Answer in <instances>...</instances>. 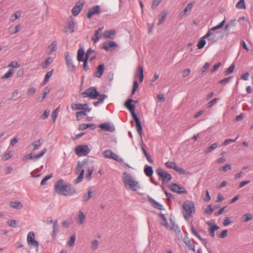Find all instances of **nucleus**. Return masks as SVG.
Instances as JSON below:
<instances>
[{
  "instance_id": "nucleus-1",
  "label": "nucleus",
  "mask_w": 253,
  "mask_h": 253,
  "mask_svg": "<svg viewBox=\"0 0 253 253\" xmlns=\"http://www.w3.org/2000/svg\"><path fill=\"white\" fill-rule=\"evenodd\" d=\"M133 101L132 99H128L125 103V106L131 113L133 119L136 122V129L137 130L139 135L141 137L142 135V127L140 119L137 117L135 112V105H132L131 102Z\"/></svg>"
},
{
  "instance_id": "nucleus-2",
  "label": "nucleus",
  "mask_w": 253,
  "mask_h": 253,
  "mask_svg": "<svg viewBox=\"0 0 253 253\" xmlns=\"http://www.w3.org/2000/svg\"><path fill=\"white\" fill-rule=\"evenodd\" d=\"M123 181L127 189L136 191L140 188L139 183L134 179L131 174L126 172L123 174Z\"/></svg>"
},
{
  "instance_id": "nucleus-3",
  "label": "nucleus",
  "mask_w": 253,
  "mask_h": 253,
  "mask_svg": "<svg viewBox=\"0 0 253 253\" xmlns=\"http://www.w3.org/2000/svg\"><path fill=\"white\" fill-rule=\"evenodd\" d=\"M55 192L60 195L68 196L71 194V185L64 184V180L60 179L54 185Z\"/></svg>"
},
{
  "instance_id": "nucleus-4",
  "label": "nucleus",
  "mask_w": 253,
  "mask_h": 253,
  "mask_svg": "<svg viewBox=\"0 0 253 253\" xmlns=\"http://www.w3.org/2000/svg\"><path fill=\"white\" fill-rule=\"evenodd\" d=\"M182 208L184 210L183 216L186 220L190 218L192 213L195 212V207L194 203L191 201H185L182 205Z\"/></svg>"
},
{
  "instance_id": "nucleus-5",
  "label": "nucleus",
  "mask_w": 253,
  "mask_h": 253,
  "mask_svg": "<svg viewBox=\"0 0 253 253\" xmlns=\"http://www.w3.org/2000/svg\"><path fill=\"white\" fill-rule=\"evenodd\" d=\"M83 97H89L91 99H96L99 93L94 87H90L86 89L82 93Z\"/></svg>"
},
{
  "instance_id": "nucleus-6",
  "label": "nucleus",
  "mask_w": 253,
  "mask_h": 253,
  "mask_svg": "<svg viewBox=\"0 0 253 253\" xmlns=\"http://www.w3.org/2000/svg\"><path fill=\"white\" fill-rule=\"evenodd\" d=\"M27 243L30 248H33L38 252L39 250V242L35 240V235L34 232L30 231L27 235Z\"/></svg>"
},
{
  "instance_id": "nucleus-7",
  "label": "nucleus",
  "mask_w": 253,
  "mask_h": 253,
  "mask_svg": "<svg viewBox=\"0 0 253 253\" xmlns=\"http://www.w3.org/2000/svg\"><path fill=\"white\" fill-rule=\"evenodd\" d=\"M90 150L88 146L85 145H80L77 146L75 149L76 154L80 157L86 156L90 152Z\"/></svg>"
},
{
  "instance_id": "nucleus-8",
  "label": "nucleus",
  "mask_w": 253,
  "mask_h": 253,
  "mask_svg": "<svg viewBox=\"0 0 253 253\" xmlns=\"http://www.w3.org/2000/svg\"><path fill=\"white\" fill-rule=\"evenodd\" d=\"M156 172L159 177L162 179L163 182H168L171 179V175L165 171L161 168H158Z\"/></svg>"
},
{
  "instance_id": "nucleus-9",
  "label": "nucleus",
  "mask_w": 253,
  "mask_h": 253,
  "mask_svg": "<svg viewBox=\"0 0 253 253\" xmlns=\"http://www.w3.org/2000/svg\"><path fill=\"white\" fill-rule=\"evenodd\" d=\"M103 155L105 158L112 159L118 162L123 163L124 161L122 158L119 157L110 150H105L103 153Z\"/></svg>"
},
{
  "instance_id": "nucleus-10",
  "label": "nucleus",
  "mask_w": 253,
  "mask_h": 253,
  "mask_svg": "<svg viewBox=\"0 0 253 253\" xmlns=\"http://www.w3.org/2000/svg\"><path fill=\"white\" fill-rule=\"evenodd\" d=\"M77 24V22L75 19L71 18L68 21L67 26L65 29V33H72L75 31V27Z\"/></svg>"
},
{
  "instance_id": "nucleus-11",
  "label": "nucleus",
  "mask_w": 253,
  "mask_h": 253,
  "mask_svg": "<svg viewBox=\"0 0 253 253\" xmlns=\"http://www.w3.org/2000/svg\"><path fill=\"white\" fill-rule=\"evenodd\" d=\"M171 190L172 191L178 194H186L187 193V192L184 187H180L179 185L175 183H173L172 185Z\"/></svg>"
},
{
  "instance_id": "nucleus-12",
  "label": "nucleus",
  "mask_w": 253,
  "mask_h": 253,
  "mask_svg": "<svg viewBox=\"0 0 253 253\" xmlns=\"http://www.w3.org/2000/svg\"><path fill=\"white\" fill-rule=\"evenodd\" d=\"M99 127L103 130L109 132H113L115 130V127L113 125L109 123H105L99 125Z\"/></svg>"
},
{
  "instance_id": "nucleus-13",
  "label": "nucleus",
  "mask_w": 253,
  "mask_h": 253,
  "mask_svg": "<svg viewBox=\"0 0 253 253\" xmlns=\"http://www.w3.org/2000/svg\"><path fill=\"white\" fill-rule=\"evenodd\" d=\"M100 13V6L99 5L94 6L88 10L87 14V17L90 19L93 15L99 14Z\"/></svg>"
},
{
  "instance_id": "nucleus-14",
  "label": "nucleus",
  "mask_w": 253,
  "mask_h": 253,
  "mask_svg": "<svg viewBox=\"0 0 253 253\" xmlns=\"http://www.w3.org/2000/svg\"><path fill=\"white\" fill-rule=\"evenodd\" d=\"M65 58L68 70L71 72H74L75 70V66L73 63L72 58L68 54H66Z\"/></svg>"
},
{
  "instance_id": "nucleus-15",
  "label": "nucleus",
  "mask_w": 253,
  "mask_h": 253,
  "mask_svg": "<svg viewBox=\"0 0 253 253\" xmlns=\"http://www.w3.org/2000/svg\"><path fill=\"white\" fill-rule=\"evenodd\" d=\"M210 36H211V33H210V31H208L207 34L200 39L197 44V46L199 49H201L204 47L206 43L205 39L206 38H208V37H209Z\"/></svg>"
},
{
  "instance_id": "nucleus-16",
  "label": "nucleus",
  "mask_w": 253,
  "mask_h": 253,
  "mask_svg": "<svg viewBox=\"0 0 253 253\" xmlns=\"http://www.w3.org/2000/svg\"><path fill=\"white\" fill-rule=\"evenodd\" d=\"M83 6V3L80 2L76 3V5L73 7L72 10L73 14L75 16H77L82 9Z\"/></svg>"
},
{
  "instance_id": "nucleus-17",
  "label": "nucleus",
  "mask_w": 253,
  "mask_h": 253,
  "mask_svg": "<svg viewBox=\"0 0 253 253\" xmlns=\"http://www.w3.org/2000/svg\"><path fill=\"white\" fill-rule=\"evenodd\" d=\"M94 52V50L91 49V48H89L86 51V54H85V58L84 59V60L83 61H84V65H83V67H84V69L85 71H87L88 69V64H87V61L89 58V55H90V52Z\"/></svg>"
},
{
  "instance_id": "nucleus-18",
  "label": "nucleus",
  "mask_w": 253,
  "mask_h": 253,
  "mask_svg": "<svg viewBox=\"0 0 253 253\" xmlns=\"http://www.w3.org/2000/svg\"><path fill=\"white\" fill-rule=\"evenodd\" d=\"M117 46L118 45L115 42L110 41L104 42L103 44L102 48L107 51L111 48L117 47Z\"/></svg>"
},
{
  "instance_id": "nucleus-19",
  "label": "nucleus",
  "mask_w": 253,
  "mask_h": 253,
  "mask_svg": "<svg viewBox=\"0 0 253 253\" xmlns=\"http://www.w3.org/2000/svg\"><path fill=\"white\" fill-rule=\"evenodd\" d=\"M52 227L53 230L51 236L52 238L56 239L57 235L59 232L58 220H55L54 221Z\"/></svg>"
},
{
  "instance_id": "nucleus-20",
  "label": "nucleus",
  "mask_w": 253,
  "mask_h": 253,
  "mask_svg": "<svg viewBox=\"0 0 253 253\" xmlns=\"http://www.w3.org/2000/svg\"><path fill=\"white\" fill-rule=\"evenodd\" d=\"M103 30V27H102L95 31L94 36L92 38V40L94 42H97L99 41V39L101 37V34L102 33Z\"/></svg>"
},
{
  "instance_id": "nucleus-21",
  "label": "nucleus",
  "mask_w": 253,
  "mask_h": 253,
  "mask_svg": "<svg viewBox=\"0 0 253 253\" xmlns=\"http://www.w3.org/2000/svg\"><path fill=\"white\" fill-rule=\"evenodd\" d=\"M135 78H139V80L140 83L143 82L144 79V74H143V68L142 66H139L138 67V69L137 72L135 75Z\"/></svg>"
},
{
  "instance_id": "nucleus-22",
  "label": "nucleus",
  "mask_w": 253,
  "mask_h": 253,
  "mask_svg": "<svg viewBox=\"0 0 253 253\" xmlns=\"http://www.w3.org/2000/svg\"><path fill=\"white\" fill-rule=\"evenodd\" d=\"M93 187H90L87 193L86 194H84L83 197L82 201L84 202H85L89 200L90 198L92 197V194L93 193Z\"/></svg>"
},
{
  "instance_id": "nucleus-23",
  "label": "nucleus",
  "mask_w": 253,
  "mask_h": 253,
  "mask_svg": "<svg viewBox=\"0 0 253 253\" xmlns=\"http://www.w3.org/2000/svg\"><path fill=\"white\" fill-rule=\"evenodd\" d=\"M183 242L188 246L189 249L195 252V245L188 237H184Z\"/></svg>"
},
{
  "instance_id": "nucleus-24",
  "label": "nucleus",
  "mask_w": 253,
  "mask_h": 253,
  "mask_svg": "<svg viewBox=\"0 0 253 253\" xmlns=\"http://www.w3.org/2000/svg\"><path fill=\"white\" fill-rule=\"evenodd\" d=\"M104 70L103 64H100L96 68L94 73V76L97 78H100L102 75Z\"/></svg>"
},
{
  "instance_id": "nucleus-25",
  "label": "nucleus",
  "mask_w": 253,
  "mask_h": 253,
  "mask_svg": "<svg viewBox=\"0 0 253 253\" xmlns=\"http://www.w3.org/2000/svg\"><path fill=\"white\" fill-rule=\"evenodd\" d=\"M89 127H90L91 129L93 130L96 128V126L94 124H82L79 125V129L84 130Z\"/></svg>"
},
{
  "instance_id": "nucleus-26",
  "label": "nucleus",
  "mask_w": 253,
  "mask_h": 253,
  "mask_svg": "<svg viewBox=\"0 0 253 253\" xmlns=\"http://www.w3.org/2000/svg\"><path fill=\"white\" fill-rule=\"evenodd\" d=\"M87 106V104L72 103L71 104L72 109L75 110H81L84 109V108Z\"/></svg>"
},
{
  "instance_id": "nucleus-27",
  "label": "nucleus",
  "mask_w": 253,
  "mask_h": 253,
  "mask_svg": "<svg viewBox=\"0 0 253 253\" xmlns=\"http://www.w3.org/2000/svg\"><path fill=\"white\" fill-rule=\"evenodd\" d=\"M116 34V31L114 30H111L105 31L102 36L104 39H111Z\"/></svg>"
},
{
  "instance_id": "nucleus-28",
  "label": "nucleus",
  "mask_w": 253,
  "mask_h": 253,
  "mask_svg": "<svg viewBox=\"0 0 253 253\" xmlns=\"http://www.w3.org/2000/svg\"><path fill=\"white\" fill-rule=\"evenodd\" d=\"M9 205L11 208L16 209L17 210H21L23 207L22 204L21 202L17 201H11Z\"/></svg>"
},
{
  "instance_id": "nucleus-29",
  "label": "nucleus",
  "mask_w": 253,
  "mask_h": 253,
  "mask_svg": "<svg viewBox=\"0 0 253 253\" xmlns=\"http://www.w3.org/2000/svg\"><path fill=\"white\" fill-rule=\"evenodd\" d=\"M85 219V216L84 215V213L82 211H79V213L77 218L78 223L80 225L83 224L84 223Z\"/></svg>"
},
{
  "instance_id": "nucleus-30",
  "label": "nucleus",
  "mask_w": 253,
  "mask_h": 253,
  "mask_svg": "<svg viewBox=\"0 0 253 253\" xmlns=\"http://www.w3.org/2000/svg\"><path fill=\"white\" fill-rule=\"evenodd\" d=\"M208 224L210 227V235L212 237H214L215 236V231L218 230L219 227L217 225L212 224L210 222H209Z\"/></svg>"
},
{
  "instance_id": "nucleus-31",
  "label": "nucleus",
  "mask_w": 253,
  "mask_h": 253,
  "mask_svg": "<svg viewBox=\"0 0 253 253\" xmlns=\"http://www.w3.org/2000/svg\"><path fill=\"white\" fill-rule=\"evenodd\" d=\"M83 111H79L76 113V117L78 120H80L79 117L81 115L86 116L87 113L90 112L91 111V108H87L85 107L84 109L82 110Z\"/></svg>"
},
{
  "instance_id": "nucleus-32",
  "label": "nucleus",
  "mask_w": 253,
  "mask_h": 253,
  "mask_svg": "<svg viewBox=\"0 0 253 253\" xmlns=\"http://www.w3.org/2000/svg\"><path fill=\"white\" fill-rule=\"evenodd\" d=\"M144 171L146 175L148 177L151 176L153 174V169L151 166L145 165Z\"/></svg>"
},
{
  "instance_id": "nucleus-33",
  "label": "nucleus",
  "mask_w": 253,
  "mask_h": 253,
  "mask_svg": "<svg viewBox=\"0 0 253 253\" xmlns=\"http://www.w3.org/2000/svg\"><path fill=\"white\" fill-rule=\"evenodd\" d=\"M170 220L171 226L169 229L174 231L176 233H179L180 232V230L178 225H176L175 222L171 219H170Z\"/></svg>"
},
{
  "instance_id": "nucleus-34",
  "label": "nucleus",
  "mask_w": 253,
  "mask_h": 253,
  "mask_svg": "<svg viewBox=\"0 0 253 253\" xmlns=\"http://www.w3.org/2000/svg\"><path fill=\"white\" fill-rule=\"evenodd\" d=\"M219 146L218 142H215L211 145L210 147H208L205 151V153L208 154L213 151L214 149L217 148Z\"/></svg>"
},
{
  "instance_id": "nucleus-35",
  "label": "nucleus",
  "mask_w": 253,
  "mask_h": 253,
  "mask_svg": "<svg viewBox=\"0 0 253 253\" xmlns=\"http://www.w3.org/2000/svg\"><path fill=\"white\" fill-rule=\"evenodd\" d=\"M98 96V100L93 102V105L95 106H97L99 104L102 103L104 99L107 97V96L105 94H100Z\"/></svg>"
},
{
  "instance_id": "nucleus-36",
  "label": "nucleus",
  "mask_w": 253,
  "mask_h": 253,
  "mask_svg": "<svg viewBox=\"0 0 253 253\" xmlns=\"http://www.w3.org/2000/svg\"><path fill=\"white\" fill-rule=\"evenodd\" d=\"M53 62V58L51 57H48L45 62L42 63L41 66L43 69H46L52 62Z\"/></svg>"
},
{
  "instance_id": "nucleus-37",
  "label": "nucleus",
  "mask_w": 253,
  "mask_h": 253,
  "mask_svg": "<svg viewBox=\"0 0 253 253\" xmlns=\"http://www.w3.org/2000/svg\"><path fill=\"white\" fill-rule=\"evenodd\" d=\"M84 52L83 48H80L78 51L77 60L79 62L83 61L84 59Z\"/></svg>"
},
{
  "instance_id": "nucleus-38",
  "label": "nucleus",
  "mask_w": 253,
  "mask_h": 253,
  "mask_svg": "<svg viewBox=\"0 0 253 253\" xmlns=\"http://www.w3.org/2000/svg\"><path fill=\"white\" fill-rule=\"evenodd\" d=\"M84 176V169H83L80 171V173L78 177L74 180V183L77 184L82 181Z\"/></svg>"
},
{
  "instance_id": "nucleus-39",
  "label": "nucleus",
  "mask_w": 253,
  "mask_h": 253,
  "mask_svg": "<svg viewBox=\"0 0 253 253\" xmlns=\"http://www.w3.org/2000/svg\"><path fill=\"white\" fill-rule=\"evenodd\" d=\"M192 7V3L188 4L184 8V10L180 13V15L181 16H183V15H185L187 12H189L191 10Z\"/></svg>"
},
{
  "instance_id": "nucleus-40",
  "label": "nucleus",
  "mask_w": 253,
  "mask_h": 253,
  "mask_svg": "<svg viewBox=\"0 0 253 253\" xmlns=\"http://www.w3.org/2000/svg\"><path fill=\"white\" fill-rule=\"evenodd\" d=\"M46 151V148H44L42 150V151L40 153L36 155H33L32 160H34V161H37L39 159L41 158L45 153Z\"/></svg>"
},
{
  "instance_id": "nucleus-41",
  "label": "nucleus",
  "mask_w": 253,
  "mask_h": 253,
  "mask_svg": "<svg viewBox=\"0 0 253 253\" xmlns=\"http://www.w3.org/2000/svg\"><path fill=\"white\" fill-rule=\"evenodd\" d=\"M42 143V140L41 139L34 141L32 143V145L34 146V150H35L38 149L40 147Z\"/></svg>"
},
{
  "instance_id": "nucleus-42",
  "label": "nucleus",
  "mask_w": 253,
  "mask_h": 253,
  "mask_svg": "<svg viewBox=\"0 0 253 253\" xmlns=\"http://www.w3.org/2000/svg\"><path fill=\"white\" fill-rule=\"evenodd\" d=\"M225 22V20H223L219 24L217 25L216 26L213 27L210 29L208 31H210V33H211V31H214L216 30H218L222 28L224 25Z\"/></svg>"
},
{
  "instance_id": "nucleus-43",
  "label": "nucleus",
  "mask_w": 253,
  "mask_h": 253,
  "mask_svg": "<svg viewBox=\"0 0 253 253\" xmlns=\"http://www.w3.org/2000/svg\"><path fill=\"white\" fill-rule=\"evenodd\" d=\"M150 201L151 202L154 208L159 210L163 209V206L155 200H153V199H151Z\"/></svg>"
},
{
  "instance_id": "nucleus-44",
  "label": "nucleus",
  "mask_w": 253,
  "mask_h": 253,
  "mask_svg": "<svg viewBox=\"0 0 253 253\" xmlns=\"http://www.w3.org/2000/svg\"><path fill=\"white\" fill-rule=\"evenodd\" d=\"M141 150H142L143 153L144 155H145V156L146 157L147 160L150 163H153V161L152 159L151 158V156L147 153V151H146V150L145 149V148H144L143 145L141 146Z\"/></svg>"
},
{
  "instance_id": "nucleus-45",
  "label": "nucleus",
  "mask_w": 253,
  "mask_h": 253,
  "mask_svg": "<svg viewBox=\"0 0 253 253\" xmlns=\"http://www.w3.org/2000/svg\"><path fill=\"white\" fill-rule=\"evenodd\" d=\"M53 70H52L49 72H48L45 75L43 83L44 84L47 83L49 80L51 76L52 75Z\"/></svg>"
},
{
  "instance_id": "nucleus-46",
  "label": "nucleus",
  "mask_w": 253,
  "mask_h": 253,
  "mask_svg": "<svg viewBox=\"0 0 253 253\" xmlns=\"http://www.w3.org/2000/svg\"><path fill=\"white\" fill-rule=\"evenodd\" d=\"M58 112H59V107L55 109L52 112L51 117V118L53 120V121L54 123L55 122V121H56V120L58 116Z\"/></svg>"
},
{
  "instance_id": "nucleus-47",
  "label": "nucleus",
  "mask_w": 253,
  "mask_h": 253,
  "mask_svg": "<svg viewBox=\"0 0 253 253\" xmlns=\"http://www.w3.org/2000/svg\"><path fill=\"white\" fill-rule=\"evenodd\" d=\"M236 6L239 9H245L246 5L245 0H240L236 4Z\"/></svg>"
},
{
  "instance_id": "nucleus-48",
  "label": "nucleus",
  "mask_w": 253,
  "mask_h": 253,
  "mask_svg": "<svg viewBox=\"0 0 253 253\" xmlns=\"http://www.w3.org/2000/svg\"><path fill=\"white\" fill-rule=\"evenodd\" d=\"M253 218V215L251 213H247L244 214L242 217V219L244 222H248V221L252 219Z\"/></svg>"
},
{
  "instance_id": "nucleus-49",
  "label": "nucleus",
  "mask_w": 253,
  "mask_h": 253,
  "mask_svg": "<svg viewBox=\"0 0 253 253\" xmlns=\"http://www.w3.org/2000/svg\"><path fill=\"white\" fill-rule=\"evenodd\" d=\"M166 16H167L166 12H163L161 13V15H160L159 19V22L158 23V24L159 25H161L164 22V21L166 18Z\"/></svg>"
},
{
  "instance_id": "nucleus-50",
  "label": "nucleus",
  "mask_w": 253,
  "mask_h": 253,
  "mask_svg": "<svg viewBox=\"0 0 253 253\" xmlns=\"http://www.w3.org/2000/svg\"><path fill=\"white\" fill-rule=\"evenodd\" d=\"M235 69V65L234 64H232L230 65V66L225 71L224 75L225 76H227L229 74L232 73Z\"/></svg>"
},
{
  "instance_id": "nucleus-51",
  "label": "nucleus",
  "mask_w": 253,
  "mask_h": 253,
  "mask_svg": "<svg viewBox=\"0 0 253 253\" xmlns=\"http://www.w3.org/2000/svg\"><path fill=\"white\" fill-rule=\"evenodd\" d=\"M85 164H86V162H85V161H83L82 162H78L77 166V168H76V170L77 171L80 170L81 171L82 170L84 169L83 167H84V166Z\"/></svg>"
},
{
  "instance_id": "nucleus-52",
  "label": "nucleus",
  "mask_w": 253,
  "mask_h": 253,
  "mask_svg": "<svg viewBox=\"0 0 253 253\" xmlns=\"http://www.w3.org/2000/svg\"><path fill=\"white\" fill-rule=\"evenodd\" d=\"M14 73L13 69H9L2 77V79H7L12 76Z\"/></svg>"
},
{
  "instance_id": "nucleus-53",
  "label": "nucleus",
  "mask_w": 253,
  "mask_h": 253,
  "mask_svg": "<svg viewBox=\"0 0 253 253\" xmlns=\"http://www.w3.org/2000/svg\"><path fill=\"white\" fill-rule=\"evenodd\" d=\"M238 136H237L236 138L235 139H227L226 140H225L224 141V142H223V144L222 145H224V146H226V145H227L231 143H233V142H235L238 138Z\"/></svg>"
},
{
  "instance_id": "nucleus-54",
  "label": "nucleus",
  "mask_w": 253,
  "mask_h": 253,
  "mask_svg": "<svg viewBox=\"0 0 253 253\" xmlns=\"http://www.w3.org/2000/svg\"><path fill=\"white\" fill-rule=\"evenodd\" d=\"M219 100V98H214L211 101H210L207 104V107L208 108H210L212 107L214 105L217 103L218 101Z\"/></svg>"
},
{
  "instance_id": "nucleus-55",
  "label": "nucleus",
  "mask_w": 253,
  "mask_h": 253,
  "mask_svg": "<svg viewBox=\"0 0 253 253\" xmlns=\"http://www.w3.org/2000/svg\"><path fill=\"white\" fill-rule=\"evenodd\" d=\"M98 240H93L91 242V249L92 250H93V251L96 250L97 249V248H98Z\"/></svg>"
},
{
  "instance_id": "nucleus-56",
  "label": "nucleus",
  "mask_w": 253,
  "mask_h": 253,
  "mask_svg": "<svg viewBox=\"0 0 253 253\" xmlns=\"http://www.w3.org/2000/svg\"><path fill=\"white\" fill-rule=\"evenodd\" d=\"M20 12L16 11L14 14L12 15L10 17V21L13 22L17 19L20 15Z\"/></svg>"
},
{
  "instance_id": "nucleus-57",
  "label": "nucleus",
  "mask_w": 253,
  "mask_h": 253,
  "mask_svg": "<svg viewBox=\"0 0 253 253\" xmlns=\"http://www.w3.org/2000/svg\"><path fill=\"white\" fill-rule=\"evenodd\" d=\"M75 240H76V235H75V234H74L71 236L70 240L68 241V245L70 247H73L74 245Z\"/></svg>"
},
{
  "instance_id": "nucleus-58",
  "label": "nucleus",
  "mask_w": 253,
  "mask_h": 253,
  "mask_svg": "<svg viewBox=\"0 0 253 253\" xmlns=\"http://www.w3.org/2000/svg\"><path fill=\"white\" fill-rule=\"evenodd\" d=\"M161 218L162 219L163 221L162 222V225L165 226L167 228H168V223L167 220L166 218L165 217V216L164 214L161 213L160 215Z\"/></svg>"
},
{
  "instance_id": "nucleus-59",
  "label": "nucleus",
  "mask_w": 253,
  "mask_h": 253,
  "mask_svg": "<svg viewBox=\"0 0 253 253\" xmlns=\"http://www.w3.org/2000/svg\"><path fill=\"white\" fill-rule=\"evenodd\" d=\"M166 166L170 169H174V168L176 167V164L174 162L168 161L165 163Z\"/></svg>"
},
{
  "instance_id": "nucleus-60",
  "label": "nucleus",
  "mask_w": 253,
  "mask_h": 253,
  "mask_svg": "<svg viewBox=\"0 0 253 253\" xmlns=\"http://www.w3.org/2000/svg\"><path fill=\"white\" fill-rule=\"evenodd\" d=\"M48 48L50 53L55 51L57 49V45L55 42H53L51 44H50L48 46Z\"/></svg>"
},
{
  "instance_id": "nucleus-61",
  "label": "nucleus",
  "mask_w": 253,
  "mask_h": 253,
  "mask_svg": "<svg viewBox=\"0 0 253 253\" xmlns=\"http://www.w3.org/2000/svg\"><path fill=\"white\" fill-rule=\"evenodd\" d=\"M213 211V209L211 205H208L205 210V212L208 214H211Z\"/></svg>"
},
{
  "instance_id": "nucleus-62",
  "label": "nucleus",
  "mask_w": 253,
  "mask_h": 253,
  "mask_svg": "<svg viewBox=\"0 0 253 253\" xmlns=\"http://www.w3.org/2000/svg\"><path fill=\"white\" fill-rule=\"evenodd\" d=\"M72 223L71 219H67L62 223V226L65 228H68Z\"/></svg>"
},
{
  "instance_id": "nucleus-63",
  "label": "nucleus",
  "mask_w": 253,
  "mask_h": 253,
  "mask_svg": "<svg viewBox=\"0 0 253 253\" xmlns=\"http://www.w3.org/2000/svg\"><path fill=\"white\" fill-rule=\"evenodd\" d=\"M93 171V168H89L87 170L88 173L86 175V178L88 180L91 179V176Z\"/></svg>"
},
{
  "instance_id": "nucleus-64",
  "label": "nucleus",
  "mask_w": 253,
  "mask_h": 253,
  "mask_svg": "<svg viewBox=\"0 0 253 253\" xmlns=\"http://www.w3.org/2000/svg\"><path fill=\"white\" fill-rule=\"evenodd\" d=\"M52 177V175L51 174H50V175H47L46 176H45L41 181V185H43L45 184V182L48 180H49V179H50Z\"/></svg>"
}]
</instances>
